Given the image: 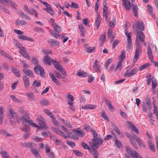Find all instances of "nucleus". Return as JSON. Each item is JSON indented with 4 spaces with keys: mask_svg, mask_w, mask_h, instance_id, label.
Segmentation results:
<instances>
[{
    "mask_svg": "<svg viewBox=\"0 0 158 158\" xmlns=\"http://www.w3.org/2000/svg\"><path fill=\"white\" fill-rule=\"evenodd\" d=\"M106 39V37L105 34H103L100 36L99 40L101 42V46H102L103 45V44L105 42Z\"/></svg>",
    "mask_w": 158,
    "mask_h": 158,
    "instance_id": "a878e982",
    "label": "nucleus"
},
{
    "mask_svg": "<svg viewBox=\"0 0 158 158\" xmlns=\"http://www.w3.org/2000/svg\"><path fill=\"white\" fill-rule=\"evenodd\" d=\"M115 143L118 148H120L122 146L121 143L120 141L116 139L115 140Z\"/></svg>",
    "mask_w": 158,
    "mask_h": 158,
    "instance_id": "de8ad7c7",
    "label": "nucleus"
},
{
    "mask_svg": "<svg viewBox=\"0 0 158 158\" xmlns=\"http://www.w3.org/2000/svg\"><path fill=\"white\" fill-rule=\"evenodd\" d=\"M126 53V52L124 50H123L122 51L121 54L119 56V58L120 59L121 61H123L126 58L125 54Z\"/></svg>",
    "mask_w": 158,
    "mask_h": 158,
    "instance_id": "393cba45",
    "label": "nucleus"
},
{
    "mask_svg": "<svg viewBox=\"0 0 158 158\" xmlns=\"http://www.w3.org/2000/svg\"><path fill=\"white\" fill-rule=\"evenodd\" d=\"M77 74L78 76L82 77H86L88 75V74L87 73L81 71L78 72L77 73Z\"/></svg>",
    "mask_w": 158,
    "mask_h": 158,
    "instance_id": "cd10ccee",
    "label": "nucleus"
},
{
    "mask_svg": "<svg viewBox=\"0 0 158 158\" xmlns=\"http://www.w3.org/2000/svg\"><path fill=\"white\" fill-rule=\"evenodd\" d=\"M24 73L26 74V75L31 77L33 76V74L31 70H26V69L23 70Z\"/></svg>",
    "mask_w": 158,
    "mask_h": 158,
    "instance_id": "5701e85b",
    "label": "nucleus"
},
{
    "mask_svg": "<svg viewBox=\"0 0 158 158\" xmlns=\"http://www.w3.org/2000/svg\"><path fill=\"white\" fill-rule=\"evenodd\" d=\"M147 7L148 8V13H149L150 15L153 17L155 16L154 13H153V9L152 6L149 4L147 5Z\"/></svg>",
    "mask_w": 158,
    "mask_h": 158,
    "instance_id": "4be33fe9",
    "label": "nucleus"
},
{
    "mask_svg": "<svg viewBox=\"0 0 158 158\" xmlns=\"http://www.w3.org/2000/svg\"><path fill=\"white\" fill-rule=\"evenodd\" d=\"M32 62L33 64H34L36 65H39L38 61L36 60L35 57H32Z\"/></svg>",
    "mask_w": 158,
    "mask_h": 158,
    "instance_id": "774afa93",
    "label": "nucleus"
},
{
    "mask_svg": "<svg viewBox=\"0 0 158 158\" xmlns=\"http://www.w3.org/2000/svg\"><path fill=\"white\" fill-rule=\"evenodd\" d=\"M79 128L74 129L73 130V132L78 136L82 137L83 136L84 131L83 130H79Z\"/></svg>",
    "mask_w": 158,
    "mask_h": 158,
    "instance_id": "9d476101",
    "label": "nucleus"
},
{
    "mask_svg": "<svg viewBox=\"0 0 158 158\" xmlns=\"http://www.w3.org/2000/svg\"><path fill=\"white\" fill-rule=\"evenodd\" d=\"M52 25L53 27L54 28V30H59L60 29V27L56 23H55L54 22H52Z\"/></svg>",
    "mask_w": 158,
    "mask_h": 158,
    "instance_id": "a19ab883",
    "label": "nucleus"
},
{
    "mask_svg": "<svg viewBox=\"0 0 158 158\" xmlns=\"http://www.w3.org/2000/svg\"><path fill=\"white\" fill-rule=\"evenodd\" d=\"M131 33L130 32L128 33L126 30V31H125V34L127 37V41H131Z\"/></svg>",
    "mask_w": 158,
    "mask_h": 158,
    "instance_id": "ea45409f",
    "label": "nucleus"
},
{
    "mask_svg": "<svg viewBox=\"0 0 158 158\" xmlns=\"http://www.w3.org/2000/svg\"><path fill=\"white\" fill-rule=\"evenodd\" d=\"M45 113L48 115L50 116V117L52 118L54 117V115L53 116L52 114L49 110H44Z\"/></svg>",
    "mask_w": 158,
    "mask_h": 158,
    "instance_id": "3c124183",
    "label": "nucleus"
},
{
    "mask_svg": "<svg viewBox=\"0 0 158 158\" xmlns=\"http://www.w3.org/2000/svg\"><path fill=\"white\" fill-rule=\"evenodd\" d=\"M16 24L18 25H23L26 24V22L23 20H17Z\"/></svg>",
    "mask_w": 158,
    "mask_h": 158,
    "instance_id": "e433bc0d",
    "label": "nucleus"
},
{
    "mask_svg": "<svg viewBox=\"0 0 158 158\" xmlns=\"http://www.w3.org/2000/svg\"><path fill=\"white\" fill-rule=\"evenodd\" d=\"M90 131L92 133L93 138L92 140V142L89 143V144L92 148H98L99 145H101L103 143V141L101 138L98 137V134L94 129L90 128Z\"/></svg>",
    "mask_w": 158,
    "mask_h": 158,
    "instance_id": "f03ea898",
    "label": "nucleus"
},
{
    "mask_svg": "<svg viewBox=\"0 0 158 158\" xmlns=\"http://www.w3.org/2000/svg\"><path fill=\"white\" fill-rule=\"evenodd\" d=\"M151 74H148L147 75V81L148 85L150 84L151 81Z\"/></svg>",
    "mask_w": 158,
    "mask_h": 158,
    "instance_id": "680f3d73",
    "label": "nucleus"
},
{
    "mask_svg": "<svg viewBox=\"0 0 158 158\" xmlns=\"http://www.w3.org/2000/svg\"><path fill=\"white\" fill-rule=\"evenodd\" d=\"M26 48L24 47H23L19 48V52L20 53L22 54L26 52Z\"/></svg>",
    "mask_w": 158,
    "mask_h": 158,
    "instance_id": "69168bd1",
    "label": "nucleus"
},
{
    "mask_svg": "<svg viewBox=\"0 0 158 158\" xmlns=\"http://www.w3.org/2000/svg\"><path fill=\"white\" fill-rule=\"evenodd\" d=\"M44 10L49 13L52 15H54V12L51 7L49 8H44Z\"/></svg>",
    "mask_w": 158,
    "mask_h": 158,
    "instance_id": "7c9ffc66",
    "label": "nucleus"
},
{
    "mask_svg": "<svg viewBox=\"0 0 158 158\" xmlns=\"http://www.w3.org/2000/svg\"><path fill=\"white\" fill-rule=\"evenodd\" d=\"M73 153L77 156H83V154L81 152L77 150H73Z\"/></svg>",
    "mask_w": 158,
    "mask_h": 158,
    "instance_id": "c03bdc74",
    "label": "nucleus"
},
{
    "mask_svg": "<svg viewBox=\"0 0 158 158\" xmlns=\"http://www.w3.org/2000/svg\"><path fill=\"white\" fill-rule=\"evenodd\" d=\"M130 69L129 68V69L127 70L126 72L124 75V76L128 77H131L136 74L138 71V69L137 68H134L129 72V70Z\"/></svg>",
    "mask_w": 158,
    "mask_h": 158,
    "instance_id": "20e7f679",
    "label": "nucleus"
},
{
    "mask_svg": "<svg viewBox=\"0 0 158 158\" xmlns=\"http://www.w3.org/2000/svg\"><path fill=\"white\" fill-rule=\"evenodd\" d=\"M20 119L21 121H23L22 124L23 125H24L26 124L25 122L28 123L29 125H31L32 123L31 120H29V119H27L26 118H25L24 116L21 117L20 118Z\"/></svg>",
    "mask_w": 158,
    "mask_h": 158,
    "instance_id": "a211bd4d",
    "label": "nucleus"
},
{
    "mask_svg": "<svg viewBox=\"0 0 158 158\" xmlns=\"http://www.w3.org/2000/svg\"><path fill=\"white\" fill-rule=\"evenodd\" d=\"M49 75L51 78L52 80L54 83L56 84L57 85L60 86L61 85V83L56 78L55 76L51 73L50 72L49 73Z\"/></svg>",
    "mask_w": 158,
    "mask_h": 158,
    "instance_id": "1a4fd4ad",
    "label": "nucleus"
},
{
    "mask_svg": "<svg viewBox=\"0 0 158 158\" xmlns=\"http://www.w3.org/2000/svg\"><path fill=\"white\" fill-rule=\"evenodd\" d=\"M48 101L44 99H42L40 101V104L43 106H46L48 104Z\"/></svg>",
    "mask_w": 158,
    "mask_h": 158,
    "instance_id": "79ce46f5",
    "label": "nucleus"
},
{
    "mask_svg": "<svg viewBox=\"0 0 158 158\" xmlns=\"http://www.w3.org/2000/svg\"><path fill=\"white\" fill-rule=\"evenodd\" d=\"M122 5L127 10L129 11L130 10L131 4L129 0H123Z\"/></svg>",
    "mask_w": 158,
    "mask_h": 158,
    "instance_id": "423d86ee",
    "label": "nucleus"
},
{
    "mask_svg": "<svg viewBox=\"0 0 158 158\" xmlns=\"http://www.w3.org/2000/svg\"><path fill=\"white\" fill-rule=\"evenodd\" d=\"M66 143L67 144L70 145L71 147H72V146L74 147L76 145L75 143L74 142H73L72 141L70 142V141H69V140H67L66 141Z\"/></svg>",
    "mask_w": 158,
    "mask_h": 158,
    "instance_id": "e2e57ef3",
    "label": "nucleus"
},
{
    "mask_svg": "<svg viewBox=\"0 0 158 158\" xmlns=\"http://www.w3.org/2000/svg\"><path fill=\"white\" fill-rule=\"evenodd\" d=\"M150 65L149 63H146L143 65L142 66H141L139 68V70L141 71L148 67H149Z\"/></svg>",
    "mask_w": 158,
    "mask_h": 158,
    "instance_id": "f704fd0d",
    "label": "nucleus"
},
{
    "mask_svg": "<svg viewBox=\"0 0 158 158\" xmlns=\"http://www.w3.org/2000/svg\"><path fill=\"white\" fill-rule=\"evenodd\" d=\"M102 117L105 119L106 120L108 121H109L108 117L106 115L105 112L104 111H103L102 112Z\"/></svg>",
    "mask_w": 158,
    "mask_h": 158,
    "instance_id": "bf43d9fd",
    "label": "nucleus"
},
{
    "mask_svg": "<svg viewBox=\"0 0 158 158\" xmlns=\"http://www.w3.org/2000/svg\"><path fill=\"white\" fill-rule=\"evenodd\" d=\"M82 108L86 110L90 109L93 110L95 109L97 107V106L95 105H93L91 104L87 105L85 106H82Z\"/></svg>",
    "mask_w": 158,
    "mask_h": 158,
    "instance_id": "f3484780",
    "label": "nucleus"
},
{
    "mask_svg": "<svg viewBox=\"0 0 158 158\" xmlns=\"http://www.w3.org/2000/svg\"><path fill=\"white\" fill-rule=\"evenodd\" d=\"M136 30H144V25L143 22L142 21L139 20L137 23L135 25Z\"/></svg>",
    "mask_w": 158,
    "mask_h": 158,
    "instance_id": "39448f33",
    "label": "nucleus"
},
{
    "mask_svg": "<svg viewBox=\"0 0 158 158\" xmlns=\"http://www.w3.org/2000/svg\"><path fill=\"white\" fill-rule=\"evenodd\" d=\"M18 37L21 39L28 40L31 42L33 41V40L32 38L24 35H19L18 36Z\"/></svg>",
    "mask_w": 158,
    "mask_h": 158,
    "instance_id": "aec40b11",
    "label": "nucleus"
},
{
    "mask_svg": "<svg viewBox=\"0 0 158 158\" xmlns=\"http://www.w3.org/2000/svg\"><path fill=\"white\" fill-rule=\"evenodd\" d=\"M34 70L35 71L37 74L38 73V72H39V71H40V75L43 77L45 76V74L44 72V70L40 65H36V66L34 68Z\"/></svg>",
    "mask_w": 158,
    "mask_h": 158,
    "instance_id": "7ed1b4c3",
    "label": "nucleus"
},
{
    "mask_svg": "<svg viewBox=\"0 0 158 158\" xmlns=\"http://www.w3.org/2000/svg\"><path fill=\"white\" fill-rule=\"evenodd\" d=\"M83 23L85 26L90 27V25L88 23V20L87 19H83Z\"/></svg>",
    "mask_w": 158,
    "mask_h": 158,
    "instance_id": "338daca9",
    "label": "nucleus"
},
{
    "mask_svg": "<svg viewBox=\"0 0 158 158\" xmlns=\"http://www.w3.org/2000/svg\"><path fill=\"white\" fill-rule=\"evenodd\" d=\"M103 15H105L107 14V7L106 6V2L105 1L103 2Z\"/></svg>",
    "mask_w": 158,
    "mask_h": 158,
    "instance_id": "c85d7f7f",
    "label": "nucleus"
},
{
    "mask_svg": "<svg viewBox=\"0 0 158 158\" xmlns=\"http://www.w3.org/2000/svg\"><path fill=\"white\" fill-rule=\"evenodd\" d=\"M122 64L121 61H120L118 62L115 69V71H116L118 69L120 70L122 68Z\"/></svg>",
    "mask_w": 158,
    "mask_h": 158,
    "instance_id": "72a5a7b5",
    "label": "nucleus"
},
{
    "mask_svg": "<svg viewBox=\"0 0 158 158\" xmlns=\"http://www.w3.org/2000/svg\"><path fill=\"white\" fill-rule=\"evenodd\" d=\"M148 142V147L152 151L155 152V147L154 143H152L151 140H150Z\"/></svg>",
    "mask_w": 158,
    "mask_h": 158,
    "instance_id": "b1692460",
    "label": "nucleus"
},
{
    "mask_svg": "<svg viewBox=\"0 0 158 158\" xmlns=\"http://www.w3.org/2000/svg\"><path fill=\"white\" fill-rule=\"evenodd\" d=\"M55 67L63 75H65L66 73L65 71L59 64L55 66Z\"/></svg>",
    "mask_w": 158,
    "mask_h": 158,
    "instance_id": "6ab92c4d",
    "label": "nucleus"
},
{
    "mask_svg": "<svg viewBox=\"0 0 158 158\" xmlns=\"http://www.w3.org/2000/svg\"><path fill=\"white\" fill-rule=\"evenodd\" d=\"M59 31L57 30H50V33L52 36L56 39L60 36Z\"/></svg>",
    "mask_w": 158,
    "mask_h": 158,
    "instance_id": "f8f14e48",
    "label": "nucleus"
},
{
    "mask_svg": "<svg viewBox=\"0 0 158 158\" xmlns=\"http://www.w3.org/2000/svg\"><path fill=\"white\" fill-rule=\"evenodd\" d=\"M95 48V47H90L89 48H87L86 50L87 52L90 53L93 52L94 51V50Z\"/></svg>",
    "mask_w": 158,
    "mask_h": 158,
    "instance_id": "4d7b16f0",
    "label": "nucleus"
},
{
    "mask_svg": "<svg viewBox=\"0 0 158 158\" xmlns=\"http://www.w3.org/2000/svg\"><path fill=\"white\" fill-rule=\"evenodd\" d=\"M52 60V59L48 55L45 56L44 58V61L49 65H50L51 64Z\"/></svg>",
    "mask_w": 158,
    "mask_h": 158,
    "instance_id": "ddd939ff",
    "label": "nucleus"
},
{
    "mask_svg": "<svg viewBox=\"0 0 158 158\" xmlns=\"http://www.w3.org/2000/svg\"><path fill=\"white\" fill-rule=\"evenodd\" d=\"M147 54L149 58L152 56V52L151 48L149 46H148L147 48Z\"/></svg>",
    "mask_w": 158,
    "mask_h": 158,
    "instance_id": "4c0bfd02",
    "label": "nucleus"
},
{
    "mask_svg": "<svg viewBox=\"0 0 158 158\" xmlns=\"http://www.w3.org/2000/svg\"><path fill=\"white\" fill-rule=\"evenodd\" d=\"M9 112L11 118L14 119H15L17 118V114L14 110L11 109L9 111Z\"/></svg>",
    "mask_w": 158,
    "mask_h": 158,
    "instance_id": "bb28decb",
    "label": "nucleus"
},
{
    "mask_svg": "<svg viewBox=\"0 0 158 158\" xmlns=\"http://www.w3.org/2000/svg\"><path fill=\"white\" fill-rule=\"evenodd\" d=\"M39 127H40V129L44 128L45 129H47L48 128L47 127L46 124L42 122L41 124H40Z\"/></svg>",
    "mask_w": 158,
    "mask_h": 158,
    "instance_id": "5fc2aeb1",
    "label": "nucleus"
},
{
    "mask_svg": "<svg viewBox=\"0 0 158 158\" xmlns=\"http://www.w3.org/2000/svg\"><path fill=\"white\" fill-rule=\"evenodd\" d=\"M31 152L35 157L37 158H41V156L40 155L36 149H35Z\"/></svg>",
    "mask_w": 158,
    "mask_h": 158,
    "instance_id": "c9c22d12",
    "label": "nucleus"
},
{
    "mask_svg": "<svg viewBox=\"0 0 158 158\" xmlns=\"http://www.w3.org/2000/svg\"><path fill=\"white\" fill-rule=\"evenodd\" d=\"M48 42L52 46L59 45L60 44L59 42L58 41L53 39H49L48 40Z\"/></svg>",
    "mask_w": 158,
    "mask_h": 158,
    "instance_id": "9b49d317",
    "label": "nucleus"
},
{
    "mask_svg": "<svg viewBox=\"0 0 158 158\" xmlns=\"http://www.w3.org/2000/svg\"><path fill=\"white\" fill-rule=\"evenodd\" d=\"M91 152L94 156H97L98 155V152L94 148L91 150Z\"/></svg>",
    "mask_w": 158,
    "mask_h": 158,
    "instance_id": "13d9d810",
    "label": "nucleus"
},
{
    "mask_svg": "<svg viewBox=\"0 0 158 158\" xmlns=\"http://www.w3.org/2000/svg\"><path fill=\"white\" fill-rule=\"evenodd\" d=\"M127 123L128 125H129L130 128H131L133 131H135L136 134H139V132L138 129L131 122L128 121L127 122Z\"/></svg>",
    "mask_w": 158,
    "mask_h": 158,
    "instance_id": "6e6552de",
    "label": "nucleus"
},
{
    "mask_svg": "<svg viewBox=\"0 0 158 158\" xmlns=\"http://www.w3.org/2000/svg\"><path fill=\"white\" fill-rule=\"evenodd\" d=\"M152 88L155 89L156 86V79L153 77H152Z\"/></svg>",
    "mask_w": 158,
    "mask_h": 158,
    "instance_id": "58836bf2",
    "label": "nucleus"
},
{
    "mask_svg": "<svg viewBox=\"0 0 158 158\" xmlns=\"http://www.w3.org/2000/svg\"><path fill=\"white\" fill-rule=\"evenodd\" d=\"M9 3H10V6L12 8L16 10L17 9L16 5L15 3L11 1H10Z\"/></svg>",
    "mask_w": 158,
    "mask_h": 158,
    "instance_id": "052dcab7",
    "label": "nucleus"
},
{
    "mask_svg": "<svg viewBox=\"0 0 158 158\" xmlns=\"http://www.w3.org/2000/svg\"><path fill=\"white\" fill-rule=\"evenodd\" d=\"M20 16L22 19L25 18L27 20H29L30 19V18L29 17L27 16L26 15L24 14L23 13H22L21 14Z\"/></svg>",
    "mask_w": 158,
    "mask_h": 158,
    "instance_id": "0e129e2a",
    "label": "nucleus"
},
{
    "mask_svg": "<svg viewBox=\"0 0 158 158\" xmlns=\"http://www.w3.org/2000/svg\"><path fill=\"white\" fill-rule=\"evenodd\" d=\"M1 53L2 54L3 56L9 59L12 60L13 59L12 57L9 54H7L6 52L4 51H2Z\"/></svg>",
    "mask_w": 158,
    "mask_h": 158,
    "instance_id": "2f4dec72",
    "label": "nucleus"
},
{
    "mask_svg": "<svg viewBox=\"0 0 158 158\" xmlns=\"http://www.w3.org/2000/svg\"><path fill=\"white\" fill-rule=\"evenodd\" d=\"M112 61V59L110 58H109L107 59L105 63V67L106 69H107L109 65L110 64V63Z\"/></svg>",
    "mask_w": 158,
    "mask_h": 158,
    "instance_id": "a18cd8bd",
    "label": "nucleus"
},
{
    "mask_svg": "<svg viewBox=\"0 0 158 158\" xmlns=\"http://www.w3.org/2000/svg\"><path fill=\"white\" fill-rule=\"evenodd\" d=\"M25 9L27 12L31 15H35V17L37 18L38 17V14L37 12L35 10L34 8H31L30 9L27 6H25Z\"/></svg>",
    "mask_w": 158,
    "mask_h": 158,
    "instance_id": "0eeeda50",
    "label": "nucleus"
},
{
    "mask_svg": "<svg viewBox=\"0 0 158 158\" xmlns=\"http://www.w3.org/2000/svg\"><path fill=\"white\" fill-rule=\"evenodd\" d=\"M94 69L96 71H99L100 69V65L99 62L97 60L95 61L94 64L93 66Z\"/></svg>",
    "mask_w": 158,
    "mask_h": 158,
    "instance_id": "412c9836",
    "label": "nucleus"
},
{
    "mask_svg": "<svg viewBox=\"0 0 158 158\" xmlns=\"http://www.w3.org/2000/svg\"><path fill=\"white\" fill-rule=\"evenodd\" d=\"M127 49L129 51L130 50L132 46L131 41H127Z\"/></svg>",
    "mask_w": 158,
    "mask_h": 158,
    "instance_id": "603ef678",
    "label": "nucleus"
},
{
    "mask_svg": "<svg viewBox=\"0 0 158 158\" xmlns=\"http://www.w3.org/2000/svg\"><path fill=\"white\" fill-rule=\"evenodd\" d=\"M23 80L24 83L25 87L26 88L29 87L30 85V81L26 75H24L23 77Z\"/></svg>",
    "mask_w": 158,
    "mask_h": 158,
    "instance_id": "dca6fc26",
    "label": "nucleus"
},
{
    "mask_svg": "<svg viewBox=\"0 0 158 158\" xmlns=\"http://www.w3.org/2000/svg\"><path fill=\"white\" fill-rule=\"evenodd\" d=\"M141 30L137 31V35L135 40V44L136 47L135 55L133 61L135 62L137 61L139 57V54L142 52V47L139 45V42L138 40L139 39L140 41L144 42L145 38V35L143 32L141 31Z\"/></svg>",
    "mask_w": 158,
    "mask_h": 158,
    "instance_id": "f257e3e1",
    "label": "nucleus"
},
{
    "mask_svg": "<svg viewBox=\"0 0 158 158\" xmlns=\"http://www.w3.org/2000/svg\"><path fill=\"white\" fill-rule=\"evenodd\" d=\"M33 85L35 87H39L41 85V82L39 80H35L33 82Z\"/></svg>",
    "mask_w": 158,
    "mask_h": 158,
    "instance_id": "473e14b6",
    "label": "nucleus"
},
{
    "mask_svg": "<svg viewBox=\"0 0 158 158\" xmlns=\"http://www.w3.org/2000/svg\"><path fill=\"white\" fill-rule=\"evenodd\" d=\"M1 154L2 156L4 158H7V157H9V155L7 154V153L5 151H1Z\"/></svg>",
    "mask_w": 158,
    "mask_h": 158,
    "instance_id": "37998d69",
    "label": "nucleus"
},
{
    "mask_svg": "<svg viewBox=\"0 0 158 158\" xmlns=\"http://www.w3.org/2000/svg\"><path fill=\"white\" fill-rule=\"evenodd\" d=\"M101 22L100 15V14L98 13L97 14L96 17V19L95 22V25L97 28V29H98Z\"/></svg>",
    "mask_w": 158,
    "mask_h": 158,
    "instance_id": "2eb2a0df",
    "label": "nucleus"
},
{
    "mask_svg": "<svg viewBox=\"0 0 158 158\" xmlns=\"http://www.w3.org/2000/svg\"><path fill=\"white\" fill-rule=\"evenodd\" d=\"M81 145L82 147L85 149H90V147L86 143L84 142H82L81 143Z\"/></svg>",
    "mask_w": 158,
    "mask_h": 158,
    "instance_id": "6e6d98bb",
    "label": "nucleus"
},
{
    "mask_svg": "<svg viewBox=\"0 0 158 158\" xmlns=\"http://www.w3.org/2000/svg\"><path fill=\"white\" fill-rule=\"evenodd\" d=\"M130 142L134 147L136 149L137 148V145L135 141L133 139H130Z\"/></svg>",
    "mask_w": 158,
    "mask_h": 158,
    "instance_id": "8fccbe9b",
    "label": "nucleus"
},
{
    "mask_svg": "<svg viewBox=\"0 0 158 158\" xmlns=\"http://www.w3.org/2000/svg\"><path fill=\"white\" fill-rule=\"evenodd\" d=\"M10 97L11 98L12 100L14 102H21L20 100L18 99L14 96L10 95Z\"/></svg>",
    "mask_w": 158,
    "mask_h": 158,
    "instance_id": "49530a36",
    "label": "nucleus"
},
{
    "mask_svg": "<svg viewBox=\"0 0 158 158\" xmlns=\"http://www.w3.org/2000/svg\"><path fill=\"white\" fill-rule=\"evenodd\" d=\"M138 140L139 141H137V142L140 148L142 147H145V146L144 144L143 143V142L140 139Z\"/></svg>",
    "mask_w": 158,
    "mask_h": 158,
    "instance_id": "864d4df0",
    "label": "nucleus"
},
{
    "mask_svg": "<svg viewBox=\"0 0 158 158\" xmlns=\"http://www.w3.org/2000/svg\"><path fill=\"white\" fill-rule=\"evenodd\" d=\"M31 142H25V143H21V144L24 147L27 148H29V146Z\"/></svg>",
    "mask_w": 158,
    "mask_h": 158,
    "instance_id": "09e8293b",
    "label": "nucleus"
},
{
    "mask_svg": "<svg viewBox=\"0 0 158 158\" xmlns=\"http://www.w3.org/2000/svg\"><path fill=\"white\" fill-rule=\"evenodd\" d=\"M131 155L133 158H138L139 154L136 151H131Z\"/></svg>",
    "mask_w": 158,
    "mask_h": 158,
    "instance_id": "c756f323",
    "label": "nucleus"
},
{
    "mask_svg": "<svg viewBox=\"0 0 158 158\" xmlns=\"http://www.w3.org/2000/svg\"><path fill=\"white\" fill-rule=\"evenodd\" d=\"M131 6L134 15L136 17L138 16V10L139 8L137 5L132 4L131 5Z\"/></svg>",
    "mask_w": 158,
    "mask_h": 158,
    "instance_id": "4468645a",
    "label": "nucleus"
}]
</instances>
